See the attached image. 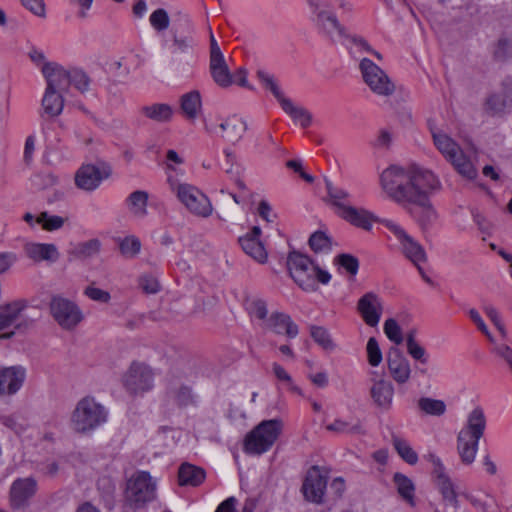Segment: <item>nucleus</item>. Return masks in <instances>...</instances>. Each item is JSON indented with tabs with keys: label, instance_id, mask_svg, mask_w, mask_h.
<instances>
[{
	"label": "nucleus",
	"instance_id": "f257e3e1",
	"mask_svg": "<svg viewBox=\"0 0 512 512\" xmlns=\"http://www.w3.org/2000/svg\"><path fill=\"white\" fill-rule=\"evenodd\" d=\"M380 185L389 198L409 206L408 212L421 230H428L438 220L430 195L440 188V181L432 171L417 165L390 166L381 173Z\"/></svg>",
	"mask_w": 512,
	"mask_h": 512
},
{
	"label": "nucleus",
	"instance_id": "f03ea898",
	"mask_svg": "<svg viewBox=\"0 0 512 512\" xmlns=\"http://www.w3.org/2000/svg\"><path fill=\"white\" fill-rule=\"evenodd\" d=\"M487 419L482 407H474L467 415L464 426L457 434L456 448L460 460L471 465L476 458L479 441L484 436Z\"/></svg>",
	"mask_w": 512,
	"mask_h": 512
},
{
	"label": "nucleus",
	"instance_id": "7ed1b4c3",
	"mask_svg": "<svg viewBox=\"0 0 512 512\" xmlns=\"http://www.w3.org/2000/svg\"><path fill=\"white\" fill-rule=\"evenodd\" d=\"M287 268L295 283L306 292L317 291V282L328 284L331 279L327 271L322 270L307 255L295 250L287 256Z\"/></svg>",
	"mask_w": 512,
	"mask_h": 512
},
{
	"label": "nucleus",
	"instance_id": "20e7f679",
	"mask_svg": "<svg viewBox=\"0 0 512 512\" xmlns=\"http://www.w3.org/2000/svg\"><path fill=\"white\" fill-rule=\"evenodd\" d=\"M107 421V411L93 397L79 400L71 414V427L76 433L87 434Z\"/></svg>",
	"mask_w": 512,
	"mask_h": 512
},
{
	"label": "nucleus",
	"instance_id": "39448f33",
	"mask_svg": "<svg viewBox=\"0 0 512 512\" xmlns=\"http://www.w3.org/2000/svg\"><path fill=\"white\" fill-rule=\"evenodd\" d=\"M171 190L186 210L195 217L208 218L213 213V205L206 194L188 183H179L168 179Z\"/></svg>",
	"mask_w": 512,
	"mask_h": 512
},
{
	"label": "nucleus",
	"instance_id": "423d86ee",
	"mask_svg": "<svg viewBox=\"0 0 512 512\" xmlns=\"http://www.w3.org/2000/svg\"><path fill=\"white\" fill-rule=\"evenodd\" d=\"M283 428L281 419H270L260 422L244 441V449L249 454L260 455L268 451L278 439Z\"/></svg>",
	"mask_w": 512,
	"mask_h": 512
},
{
	"label": "nucleus",
	"instance_id": "0eeeda50",
	"mask_svg": "<svg viewBox=\"0 0 512 512\" xmlns=\"http://www.w3.org/2000/svg\"><path fill=\"white\" fill-rule=\"evenodd\" d=\"M310 10L316 26L334 43H343L348 37L346 29L336 16L335 7L331 2H310Z\"/></svg>",
	"mask_w": 512,
	"mask_h": 512
},
{
	"label": "nucleus",
	"instance_id": "6e6552de",
	"mask_svg": "<svg viewBox=\"0 0 512 512\" xmlns=\"http://www.w3.org/2000/svg\"><path fill=\"white\" fill-rule=\"evenodd\" d=\"M49 310L55 322L64 330H73L83 320L79 306L60 295L51 297Z\"/></svg>",
	"mask_w": 512,
	"mask_h": 512
},
{
	"label": "nucleus",
	"instance_id": "1a4fd4ad",
	"mask_svg": "<svg viewBox=\"0 0 512 512\" xmlns=\"http://www.w3.org/2000/svg\"><path fill=\"white\" fill-rule=\"evenodd\" d=\"M156 497V483L146 471L135 473L127 483V499L136 508L144 506Z\"/></svg>",
	"mask_w": 512,
	"mask_h": 512
},
{
	"label": "nucleus",
	"instance_id": "9d476101",
	"mask_svg": "<svg viewBox=\"0 0 512 512\" xmlns=\"http://www.w3.org/2000/svg\"><path fill=\"white\" fill-rule=\"evenodd\" d=\"M362 77L370 90L379 96H390L395 91V85L389 76L378 65L368 58H363L359 65Z\"/></svg>",
	"mask_w": 512,
	"mask_h": 512
},
{
	"label": "nucleus",
	"instance_id": "9b49d317",
	"mask_svg": "<svg viewBox=\"0 0 512 512\" xmlns=\"http://www.w3.org/2000/svg\"><path fill=\"white\" fill-rule=\"evenodd\" d=\"M112 175V167L104 161L97 164H84L75 173V185L84 191H94L101 182Z\"/></svg>",
	"mask_w": 512,
	"mask_h": 512
},
{
	"label": "nucleus",
	"instance_id": "f8f14e48",
	"mask_svg": "<svg viewBox=\"0 0 512 512\" xmlns=\"http://www.w3.org/2000/svg\"><path fill=\"white\" fill-rule=\"evenodd\" d=\"M385 227H387L394 236L398 239L401 245L403 254L415 265L425 262L427 256L422 245L408 235L404 229H402L396 223L386 220L384 221Z\"/></svg>",
	"mask_w": 512,
	"mask_h": 512
},
{
	"label": "nucleus",
	"instance_id": "ddd939ff",
	"mask_svg": "<svg viewBox=\"0 0 512 512\" xmlns=\"http://www.w3.org/2000/svg\"><path fill=\"white\" fill-rule=\"evenodd\" d=\"M123 384L130 394L143 393L153 385V373L141 363H132L123 376Z\"/></svg>",
	"mask_w": 512,
	"mask_h": 512
},
{
	"label": "nucleus",
	"instance_id": "4468645a",
	"mask_svg": "<svg viewBox=\"0 0 512 512\" xmlns=\"http://www.w3.org/2000/svg\"><path fill=\"white\" fill-rule=\"evenodd\" d=\"M383 301L374 292L365 293L357 302V311L366 325L376 327L383 313Z\"/></svg>",
	"mask_w": 512,
	"mask_h": 512
},
{
	"label": "nucleus",
	"instance_id": "2eb2a0df",
	"mask_svg": "<svg viewBox=\"0 0 512 512\" xmlns=\"http://www.w3.org/2000/svg\"><path fill=\"white\" fill-rule=\"evenodd\" d=\"M327 486V477L322 475L318 466H313L307 472L302 485V492L306 500L321 504Z\"/></svg>",
	"mask_w": 512,
	"mask_h": 512
},
{
	"label": "nucleus",
	"instance_id": "dca6fc26",
	"mask_svg": "<svg viewBox=\"0 0 512 512\" xmlns=\"http://www.w3.org/2000/svg\"><path fill=\"white\" fill-rule=\"evenodd\" d=\"M387 366L396 383L405 384L409 381L411 376L410 363L397 347L390 348L387 353Z\"/></svg>",
	"mask_w": 512,
	"mask_h": 512
},
{
	"label": "nucleus",
	"instance_id": "f3484780",
	"mask_svg": "<svg viewBox=\"0 0 512 512\" xmlns=\"http://www.w3.org/2000/svg\"><path fill=\"white\" fill-rule=\"evenodd\" d=\"M41 71L47 82V89L65 93L71 85L69 70L57 63H44Z\"/></svg>",
	"mask_w": 512,
	"mask_h": 512
},
{
	"label": "nucleus",
	"instance_id": "a211bd4d",
	"mask_svg": "<svg viewBox=\"0 0 512 512\" xmlns=\"http://www.w3.org/2000/svg\"><path fill=\"white\" fill-rule=\"evenodd\" d=\"M26 372L22 366L0 369V395H14L22 387Z\"/></svg>",
	"mask_w": 512,
	"mask_h": 512
},
{
	"label": "nucleus",
	"instance_id": "6ab92c4d",
	"mask_svg": "<svg viewBox=\"0 0 512 512\" xmlns=\"http://www.w3.org/2000/svg\"><path fill=\"white\" fill-rule=\"evenodd\" d=\"M394 393L395 390L392 382L385 379L375 380L370 388V396L373 403L383 411H388L392 408Z\"/></svg>",
	"mask_w": 512,
	"mask_h": 512
},
{
	"label": "nucleus",
	"instance_id": "aec40b11",
	"mask_svg": "<svg viewBox=\"0 0 512 512\" xmlns=\"http://www.w3.org/2000/svg\"><path fill=\"white\" fill-rule=\"evenodd\" d=\"M264 328L276 333L285 334L289 338H295L298 335V326L292 321L288 314L282 312L272 313L263 323Z\"/></svg>",
	"mask_w": 512,
	"mask_h": 512
},
{
	"label": "nucleus",
	"instance_id": "412c9836",
	"mask_svg": "<svg viewBox=\"0 0 512 512\" xmlns=\"http://www.w3.org/2000/svg\"><path fill=\"white\" fill-rule=\"evenodd\" d=\"M36 492V482L31 478L16 480L10 490L11 506L14 509L23 508Z\"/></svg>",
	"mask_w": 512,
	"mask_h": 512
},
{
	"label": "nucleus",
	"instance_id": "4be33fe9",
	"mask_svg": "<svg viewBox=\"0 0 512 512\" xmlns=\"http://www.w3.org/2000/svg\"><path fill=\"white\" fill-rule=\"evenodd\" d=\"M25 254L35 262H55L59 258V252L54 244L27 243L24 246Z\"/></svg>",
	"mask_w": 512,
	"mask_h": 512
},
{
	"label": "nucleus",
	"instance_id": "5701e85b",
	"mask_svg": "<svg viewBox=\"0 0 512 512\" xmlns=\"http://www.w3.org/2000/svg\"><path fill=\"white\" fill-rule=\"evenodd\" d=\"M221 137L232 142L240 140L247 130L246 122L237 115H230L219 124Z\"/></svg>",
	"mask_w": 512,
	"mask_h": 512
},
{
	"label": "nucleus",
	"instance_id": "b1692460",
	"mask_svg": "<svg viewBox=\"0 0 512 512\" xmlns=\"http://www.w3.org/2000/svg\"><path fill=\"white\" fill-rule=\"evenodd\" d=\"M339 215L352 225L367 231L371 229L372 222L375 220L372 213L353 206L343 207V211L339 212Z\"/></svg>",
	"mask_w": 512,
	"mask_h": 512
},
{
	"label": "nucleus",
	"instance_id": "393cba45",
	"mask_svg": "<svg viewBox=\"0 0 512 512\" xmlns=\"http://www.w3.org/2000/svg\"><path fill=\"white\" fill-rule=\"evenodd\" d=\"M206 478V473L203 468L192 465L190 463H183L178 470V483L180 486L197 487Z\"/></svg>",
	"mask_w": 512,
	"mask_h": 512
},
{
	"label": "nucleus",
	"instance_id": "a878e982",
	"mask_svg": "<svg viewBox=\"0 0 512 512\" xmlns=\"http://www.w3.org/2000/svg\"><path fill=\"white\" fill-rule=\"evenodd\" d=\"M209 69L214 82L222 87L227 88L233 83V75L225 61L224 56L210 59Z\"/></svg>",
	"mask_w": 512,
	"mask_h": 512
},
{
	"label": "nucleus",
	"instance_id": "bb28decb",
	"mask_svg": "<svg viewBox=\"0 0 512 512\" xmlns=\"http://www.w3.org/2000/svg\"><path fill=\"white\" fill-rule=\"evenodd\" d=\"M473 507L481 512H500L499 505L495 497L485 491L476 493H463Z\"/></svg>",
	"mask_w": 512,
	"mask_h": 512
},
{
	"label": "nucleus",
	"instance_id": "cd10ccee",
	"mask_svg": "<svg viewBox=\"0 0 512 512\" xmlns=\"http://www.w3.org/2000/svg\"><path fill=\"white\" fill-rule=\"evenodd\" d=\"M64 93L45 89L44 96L42 98V107L44 112L50 117L59 116L64 108Z\"/></svg>",
	"mask_w": 512,
	"mask_h": 512
},
{
	"label": "nucleus",
	"instance_id": "c85d7f7f",
	"mask_svg": "<svg viewBox=\"0 0 512 512\" xmlns=\"http://www.w3.org/2000/svg\"><path fill=\"white\" fill-rule=\"evenodd\" d=\"M181 110L185 117L189 120L197 118L202 108L201 95L199 91H190L180 98Z\"/></svg>",
	"mask_w": 512,
	"mask_h": 512
},
{
	"label": "nucleus",
	"instance_id": "c756f323",
	"mask_svg": "<svg viewBox=\"0 0 512 512\" xmlns=\"http://www.w3.org/2000/svg\"><path fill=\"white\" fill-rule=\"evenodd\" d=\"M167 393L170 399L179 407H186L195 402V396L191 387L184 384L171 383Z\"/></svg>",
	"mask_w": 512,
	"mask_h": 512
},
{
	"label": "nucleus",
	"instance_id": "7c9ffc66",
	"mask_svg": "<svg viewBox=\"0 0 512 512\" xmlns=\"http://www.w3.org/2000/svg\"><path fill=\"white\" fill-rule=\"evenodd\" d=\"M434 145L439 152L448 160L454 157L460 146L446 133L440 130H431Z\"/></svg>",
	"mask_w": 512,
	"mask_h": 512
},
{
	"label": "nucleus",
	"instance_id": "2f4dec72",
	"mask_svg": "<svg viewBox=\"0 0 512 512\" xmlns=\"http://www.w3.org/2000/svg\"><path fill=\"white\" fill-rule=\"evenodd\" d=\"M279 103L284 112L287 113L294 121L299 122L303 128H306L311 124L312 115L305 108L294 105L293 102L286 97Z\"/></svg>",
	"mask_w": 512,
	"mask_h": 512
},
{
	"label": "nucleus",
	"instance_id": "473e14b6",
	"mask_svg": "<svg viewBox=\"0 0 512 512\" xmlns=\"http://www.w3.org/2000/svg\"><path fill=\"white\" fill-rule=\"evenodd\" d=\"M393 481L400 497L411 506L415 505V485L413 481L402 473H395Z\"/></svg>",
	"mask_w": 512,
	"mask_h": 512
},
{
	"label": "nucleus",
	"instance_id": "72a5a7b5",
	"mask_svg": "<svg viewBox=\"0 0 512 512\" xmlns=\"http://www.w3.org/2000/svg\"><path fill=\"white\" fill-rule=\"evenodd\" d=\"M239 242L244 252L259 263L267 260V252L259 239L243 236L239 238Z\"/></svg>",
	"mask_w": 512,
	"mask_h": 512
},
{
	"label": "nucleus",
	"instance_id": "f704fd0d",
	"mask_svg": "<svg viewBox=\"0 0 512 512\" xmlns=\"http://www.w3.org/2000/svg\"><path fill=\"white\" fill-rule=\"evenodd\" d=\"M148 198L149 195L146 191L137 190L132 192L126 200L130 212L136 217L146 216Z\"/></svg>",
	"mask_w": 512,
	"mask_h": 512
},
{
	"label": "nucleus",
	"instance_id": "c9c22d12",
	"mask_svg": "<svg viewBox=\"0 0 512 512\" xmlns=\"http://www.w3.org/2000/svg\"><path fill=\"white\" fill-rule=\"evenodd\" d=\"M448 161L454 166L456 171L467 179H474L477 176V170L472 162L465 156L462 149L455 153L454 157H450Z\"/></svg>",
	"mask_w": 512,
	"mask_h": 512
},
{
	"label": "nucleus",
	"instance_id": "e433bc0d",
	"mask_svg": "<svg viewBox=\"0 0 512 512\" xmlns=\"http://www.w3.org/2000/svg\"><path fill=\"white\" fill-rule=\"evenodd\" d=\"M100 248L101 242L94 238L76 245L69 251V255L73 259L84 260L97 255L100 252Z\"/></svg>",
	"mask_w": 512,
	"mask_h": 512
},
{
	"label": "nucleus",
	"instance_id": "4c0bfd02",
	"mask_svg": "<svg viewBox=\"0 0 512 512\" xmlns=\"http://www.w3.org/2000/svg\"><path fill=\"white\" fill-rule=\"evenodd\" d=\"M141 112L147 118L157 122H167L171 119L173 110L170 105L156 103L141 108Z\"/></svg>",
	"mask_w": 512,
	"mask_h": 512
},
{
	"label": "nucleus",
	"instance_id": "58836bf2",
	"mask_svg": "<svg viewBox=\"0 0 512 512\" xmlns=\"http://www.w3.org/2000/svg\"><path fill=\"white\" fill-rule=\"evenodd\" d=\"M416 331L411 330L406 335V346L408 354L421 364L428 363V354L424 347H422L415 339Z\"/></svg>",
	"mask_w": 512,
	"mask_h": 512
},
{
	"label": "nucleus",
	"instance_id": "ea45409f",
	"mask_svg": "<svg viewBox=\"0 0 512 512\" xmlns=\"http://www.w3.org/2000/svg\"><path fill=\"white\" fill-rule=\"evenodd\" d=\"M25 308L22 301H16L5 306L0 311V330L10 326L19 316L20 312Z\"/></svg>",
	"mask_w": 512,
	"mask_h": 512
},
{
	"label": "nucleus",
	"instance_id": "a19ab883",
	"mask_svg": "<svg viewBox=\"0 0 512 512\" xmlns=\"http://www.w3.org/2000/svg\"><path fill=\"white\" fill-rule=\"evenodd\" d=\"M418 407L427 415L442 416L446 412V404L443 400L429 397H421L418 400Z\"/></svg>",
	"mask_w": 512,
	"mask_h": 512
},
{
	"label": "nucleus",
	"instance_id": "79ce46f5",
	"mask_svg": "<svg viewBox=\"0 0 512 512\" xmlns=\"http://www.w3.org/2000/svg\"><path fill=\"white\" fill-rule=\"evenodd\" d=\"M392 442L395 450L399 454V456L408 464L414 465L418 461L417 453L412 449V447L405 441L404 439L399 438L396 435L392 436Z\"/></svg>",
	"mask_w": 512,
	"mask_h": 512
},
{
	"label": "nucleus",
	"instance_id": "37998d69",
	"mask_svg": "<svg viewBox=\"0 0 512 512\" xmlns=\"http://www.w3.org/2000/svg\"><path fill=\"white\" fill-rule=\"evenodd\" d=\"M310 335L313 340L325 350H333L335 343L333 342L328 330L322 326H311Z\"/></svg>",
	"mask_w": 512,
	"mask_h": 512
},
{
	"label": "nucleus",
	"instance_id": "c03bdc74",
	"mask_svg": "<svg viewBox=\"0 0 512 512\" xmlns=\"http://www.w3.org/2000/svg\"><path fill=\"white\" fill-rule=\"evenodd\" d=\"M326 190L331 200L332 204L340 209V212L343 211V207H347L343 201L349 197V193L340 187L333 185L330 180H325Z\"/></svg>",
	"mask_w": 512,
	"mask_h": 512
},
{
	"label": "nucleus",
	"instance_id": "a18cd8bd",
	"mask_svg": "<svg viewBox=\"0 0 512 512\" xmlns=\"http://www.w3.org/2000/svg\"><path fill=\"white\" fill-rule=\"evenodd\" d=\"M119 249L126 258H134L141 249V242L135 236H127L119 240Z\"/></svg>",
	"mask_w": 512,
	"mask_h": 512
},
{
	"label": "nucleus",
	"instance_id": "49530a36",
	"mask_svg": "<svg viewBox=\"0 0 512 512\" xmlns=\"http://www.w3.org/2000/svg\"><path fill=\"white\" fill-rule=\"evenodd\" d=\"M309 246L315 253L327 252L331 250V240L324 232L316 231L309 238Z\"/></svg>",
	"mask_w": 512,
	"mask_h": 512
},
{
	"label": "nucleus",
	"instance_id": "de8ad7c7",
	"mask_svg": "<svg viewBox=\"0 0 512 512\" xmlns=\"http://www.w3.org/2000/svg\"><path fill=\"white\" fill-rule=\"evenodd\" d=\"M246 309L251 316L260 320L267 319V305L266 302L260 298H250L246 300Z\"/></svg>",
	"mask_w": 512,
	"mask_h": 512
},
{
	"label": "nucleus",
	"instance_id": "09e8293b",
	"mask_svg": "<svg viewBox=\"0 0 512 512\" xmlns=\"http://www.w3.org/2000/svg\"><path fill=\"white\" fill-rule=\"evenodd\" d=\"M66 219L57 215H50L48 212H41L37 217V223L42 224L47 231L58 230L63 227Z\"/></svg>",
	"mask_w": 512,
	"mask_h": 512
},
{
	"label": "nucleus",
	"instance_id": "8fccbe9b",
	"mask_svg": "<svg viewBox=\"0 0 512 512\" xmlns=\"http://www.w3.org/2000/svg\"><path fill=\"white\" fill-rule=\"evenodd\" d=\"M335 264L339 265L341 268L345 269L347 273L352 276H355L359 269V261L358 259L351 254H339L335 258Z\"/></svg>",
	"mask_w": 512,
	"mask_h": 512
},
{
	"label": "nucleus",
	"instance_id": "3c124183",
	"mask_svg": "<svg viewBox=\"0 0 512 512\" xmlns=\"http://www.w3.org/2000/svg\"><path fill=\"white\" fill-rule=\"evenodd\" d=\"M384 333L396 345H400L403 342L402 330L394 318H389L385 321Z\"/></svg>",
	"mask_w": 512,
	"mask_h": 512
},
{
	"label": "nucleus",
	"instance_id": "603ef678",
	"mask_svg": "<svg viewBox=\"0 0 512 512\" xmlns=\"http://www.w3.org/2000/svg\"><path fill=\"white\" fill-rule=\"evenodd\" d=\"M257 77L260 80V82L269 89L272 94L275 96V98L280 102L284 97L283 93L281 92L280 88L278 87L277 83L274 80V77L270 75L269 73L258 70L257 71Z\"/></svg>",
	"mask_w": 512,
	"mask_h": 512
},
{
	"label": "nucleus",
	"instance_id": "864d4df0",
	"mask_svg": "<svg viewBox=\"0 0 512 512\" xmlns=\"http://www.w3.org/2000/svg\"><path fill=\"white\" fill-rule=\"evenodd\" d=\"M229 196L232 198L233 204L229 201H222L219 206L218 217L223 221L230 220L235 216L236 205L240 203L238 197L235 194L229 193Z\"/></svg>",
	"mask_w": 512,
	"mask_h": 512
},
{
	"label": "nucleus",
	"instance_id": "5fc2aeb1",
	"mask_svg": "<svg viewBox=\"0 0 512 512\" xmlns=\"http://www.w3.org/2000/svg\"><path fill=\"white\" fill-rule=\"evenodd\" d=\"M361 425L359 423L352 425L349 421L336 419L326 426L328 431L336 433H357L360 431Z\"/></svg>",
	"mask_w": 512,
	"mask_h": 512
},
{
	"label": "nucleus",
	"instance_id": "6e6d98bb",
	"mask_svg": "<svg viewBox=\"0 0 512 512\" xmlns=\"http://www.w3.org/2000/svg\"><path fill=\"white\" fill-rule=\"evenodd\" d=\"M138 283L142 291L146 294H156L161 289L158 279L151 274H143L140 276Z\"/></svg>",
	"mask_w": 512,
	"mask_h": 512
},
{
	"label": "nucleus",
	"instance_id": "4d7b16f0",
	"mask_svg": "<svg viewBox=\"0 0 512 512\" xmlns=\"http://www.w3.org/2000/svg\"><path fill=\"white\" fill-rule=\"evenodd\" d=\"M366 350L369 364L374 367L378 366L382 361V352L379 348L376 338H369Z\"/></svg>",
	"mask_w": 512,
	"mask_h": 512
},
{
	"label": "nucleus",
	"instance_id": "13d9d810",
	"mask_svg": "<svg viewBox=\"0 0 512 512\" xmlns=\"http://www.w3.org/2000/svg\"><path fill=\"white\" fill-rule=\"evenodd\" d=\"M69 77L71 79V85H73L80 92H85L89 87L88 76L77 69L69 70Z\"/></svg>",
	"mask_w": 512,
	"mask_h": 512
},
{
	"label": "nucleus",
	"instance_id": "bf43d9fd",
	"mask_svg": "<svg viewBox=\"0 0 512 512\" xmlns=\"http://www.w3.org/2000/svg\"><path fill=\"white\" fill-rule=\"evenodd\" d=\"M84 294L89 299L100 303H108L111 300V295L108 291L97 288L94 284L87 286L84 290Z\"/></svg>",
	"mask_w": 512,
	"mask_h": 512
},
{
	"label": "nucleus",
	"instance_id": "052dcab7",
	"mask_svg": "<svg viewBox=\"0 0 512 512\" xmlns=\"http://www.w3.org/2000/svg\"><path fill=\"white\" fill-rule=\"evenodd\" d=\"M150 23L159 31L167 29L169 26V17L167 12L164 9L155 10L150 16Z\"/></svg>",
	"mask_w": 512,
	"mask_h": 512
},
{
	"label": "nucleus",
	"instance_id": "680f3d73",
	"mask_svg": "<svg viewBox=\"0 0 512 512\" xmlns=\"http://www.w3.org/2000/svg\"><path fill=\"white\" fill-rule=\"evenodd\" d=\"M508 103L510 102L507 100L504 93L503 96L494 94L487 99L486 107L489 111L495 114L502 112Z\"/></svg>",
	"mask_w": 512,
	"mask_h": 512
},
{
	"label": "nucleus",
	"instance_id": "e2e57ef3",
	"mask_svg": "<svg viewBox=\"0 0 512 512\" xmlns=\"http://www.w3.org/2000/svg\"><path fill=\"white\" fill-rule=\"evenodd\" d=\"M272 369L275 377L279 381L287 383V385L292 391L301 394L300 388L293 384L291 376L280 364L273 363Z\"/></svg>",
	"mask_w": 512,
	"mask_h": 512
},
{
	"label": "nucleus",
	"instance_id": "0e129e2a",
	"mask_svg": "<svg viewBox=\"0 0 512 512\" xmlns=\"http://www.w3.org/2000/svg\"><path fill=\"white\" fill-rule=\"evenodd\" d=\"M512 54V43L507 39H500L494 51V55L499 60H504Z\"/></svg>",
	"mask_w": 512,
	"mask_h": 512
},
{
	"label": "nucleus",
	"instance_id": "69168bd1",
	"mask_svg": "<svg viewBox=\"0 0 512 512\" xmlns=\"http://www.w3.org/2000/svg\"><path fill=\"white\" fill-rule=\"evenodd\" d=\"M469 316L471 320L477 325L478 329L489 339V341L494 342L493 336L489 332L486 324L484 323L478 311L474 308L470 309Z\"/></svg>",
	"mask_w": 512,
	"mask_h": 512
},
{
	"label": "nucleus",
	"instance_id": "338daca9",
	"mask_svg": "<svg viewBox=\"0 0 512 512\" xmlns=\"http://www.w3.org/2000/svg\"><path fill=\"white\" fill-rule=\"evenodd\" d=\"M17 261V255L14 252L0 253V274L7 272Z\"/></svg>",
	"mask_w": 512,
	"mask_h": 512
},
{
	"label": "nucleus",
	"instance_id": "774afa93",
	"mask_svg": "<svg viewBox=\"0 0 512 512\" xmlns=\"http://www.w3.org/2000/svg\"><path fill=\"white\" fill-rule=\"evenodd\" d=\"M495 352L499 357L505 360L512 371V348L508 345L502 344L495 347Z\"/></svg>",
	"mask_w": 512,
	"mask_h": 512
}]
</instances>
